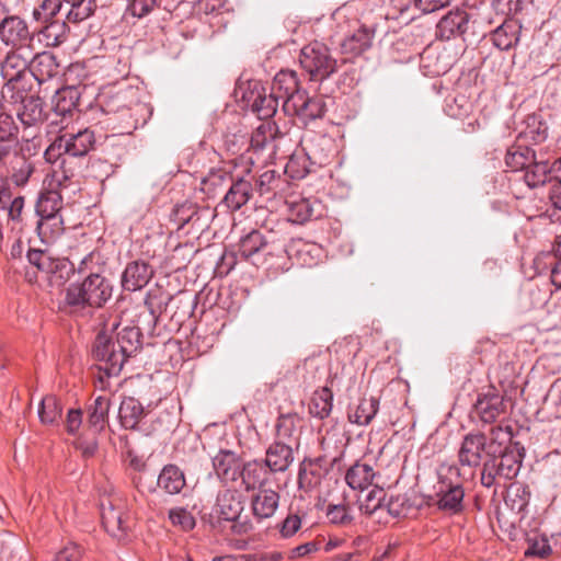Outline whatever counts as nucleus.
Returning a JSON list of instances; mask_svg holds the SVG:
<instances>
[{"instance_id": "5701e85b", "label": "nucleus", "mask_w": 561, "mask_h": 561, "mask_svg": "<svg viewBox=\"0 0 561 561\" xmlns=\"http://www.w3.org/2000/svg\"><path fill=\"white\" fill-rule=\"evenodd\" d=\"M32 55L31 47L10 48L0 65L2 78L30 72Z\"/></svg>"}, {"instance_id": "f3484780", "label": "nucleus", "mask_w": 561, "mask_h": 561, "mask_svg": "<svg viewBox=\"0 0 561 561\" xmlns=\"http://www.w3.org/2000/svg\"><path fill=\"white\" fill-rule=\"evenodd\" d=\"M211 461L214 471L220 481L234 482L240 478L243 460L237 453L220 449Z\"/></svg>"}, {"instance_id": "a18cd8bd", "label": "nucleus", "mask_w": 561, "mask_h": 561, "mask_svg": "<svg viewBox=\"0 0 561 561\" xmlns=\"http://www.w3.org/2000/svg\"><path fill=\"white\" fill-rule=\"evenodd\" d=\"M36 230L43 242H54L65 231L62 216L60 214L39 216Z\"/></svg>"}, {"instance_id": "f03ea898", "label": "nucleus", "mask_w": 561, "mask_h": 561, "mask_svg": "<svg viewBox=\"0 0 561 561\" xmlns=\"http://www.w3.org/2000/svg\"><path fill=\"white\" fill-rule=\"evenodd\" d=\"M101 254L91 252L78 266L80 274H85L81 283H71L65 290V304L70 312H80L85 308H102L113 295V285L102 275Z\"/></svg>"}, {"instance_id": "58836bf2", "label": "nucleus", "mask_w": 561, "mask_h": 561, "mask_svg": "<svg viewBox=\"0 0 561 561\" xmlns=\"http://www.w3.org/2000/svg\"><path fill=\"white\" fill-rule=\"evenodd\" d=\"M141 331L137 327H125L116 334L114 341L125 363L141 347Z\"/></svg>"}, {"instance_id": "39448f33", "label": "nucleus", "mask_w": 561, "mask_h": 561, "mask_svg": "<svg viewBox=\"0 0 561 561\" xmlns=\"http://www.w3.org/2000/svg\"><path fill=\"white\" fill-rule=\"evenodd\" d=\"M136 91L128 87L125 89L111 90L101 95V104L106 113L119 114L124 121L126 130L137 127L138 119L135 114L144 110V105L137 100Z\"/></svg>"}, {"instance_id": "49530a36", "label": "nucleus", "mask_w": 561, "mask_h": 561, "mask_svg": "<svg viewBox=\"0 0 561 561\" xmlns=\"http://www.w3.org/2000/svg\"><path fill=\"white\" fill-rule=\"evenodd\" d=\"M374 477L375 471L370 465L357 461L346 471L345 481L353 490H364L371 484Z\"/></svg>"}, {"instance_id": "412c9836", "label": "nucleus", "mask_w": 561, "mask_h": 561, "mask_svg": "<svg viewBox=\"0 0 561 561\" xmlns=\"http://www.w3.org/2000/svg\"><path fill=\"white\" fill-rule=\"evenodd\" d=\"M295 450L297 448L279 440H273L265 450V466L273 474L286 472L295 461Z\"/></svg>"}, {"instance_id": "20e7f679", "label": "nucleus", "mask_w": 561, "mask_h": 561, "mask_svg": "<svg viewBox=\"0 0 561 561\" xmlns=\"http://www.w3.org/2000/svg\"><path fill=\"white\" fill-rule=\"evenodd\" d=\"M299 62L310 80L317 82L328 79L337 69L336 59L333 58L330 48L318 41L301 49Z\"/></svg>"}, {"instance_id": "f704fd0d", "label": "nucleus", "mask_w": 561, "mask_h": 561, "mask_svg": "<svg viewBox=\"0 0 561 561\" xmlns=\"http://www.w3.org/2000/svg\"><path fill=\"white\" fill-rule=\"evenodd\" d=\"M217 512L222 520H234L243 511L242 495L237 490H224L217 496Z\"/></svg>"}, {"instance_id": "338daca9", "label": "nucleus", "mask_w": 561, "mask_h": 561, "mask_svg": "<svg viewBox=\"0 0 561 561\" xmlns=\"http://www.w3.org/2000/svg\"><path fill=\"white\" fill-rule=\"evenodd\" d=\"M26 256L30 264L41 272L50 273L56 267L54 260L44 250L28 249Z\"/></svg>"}, {"instance_id": "72a5a7b5", "label": "nucleus", "mask_w": 561, "mask_h": 561, "mask_svg": "<svg viewBox=\"0 0 561 561\" xmlns=\"http://www.w3.org/2000/svg\"><path fill=\"white\" fill-rule=\"evenodd\" d=\"M157 485L167 494H180L186 485L185 474L176 465L168 463L161 469Z\"/></svg>"}, {"instance_id": "6e6552de", "label": "nucleus", "mask_w": 561, "mask_h": 561, "mask_svg": "<svg viewBox=\"0 0 561 561\" xmlns=\"http://www.w3.org/2000/svg\"><path fill=\"white\" fill-rule=\"evenodd\" d=\"M93 358L100 363L99 369L107 377L117 376L125 364L124 356L117 350L114 337L106 332H99L92 347Z\"/></svg>"}, {"instance_id": "b1692460", "label": "nucleus", "mask_w": 561, "mask_h": 561, "mask_svg": "<svg viewBox=\"0 0 561 561\" xmlns=\"http://www.w3.org/2000/svg\"><path fill=\"white\" fill-rule=\"evenodd\" d=\"M64 144V151L71 157H84L95 146V135L90 128L77 133L64 131L60 134Z\"/></svg>"}, {"instance_id": "a878e982", "label": "nucleus", "mask_w": 561, "mask_h": 561, "mask_svg": "<svg viewBox=\"0 0 561 561\" xmlns=\"http://www.w3.org/2000/svg\"><path fill=\"white\" fill-rule=\"evenodd\" d=\"M375 37V27L362 25L341 42V53L350 58L367 51Z\"/></svg>"}, {"instance_id": "bb28decb", "label": "nucleus", "mask_w": 561, "mask_h": 561, "mask_svg": "<svg viewBox=\"0 0 561 561\" xmlns=\"http://www.w3.org/2000/svg\"><path fill=\"white\" fill-rule=\"evenodd\" d=\"M153 275L151 266L144 261L128 263L122 274L124 290L135 291L144 288Z\"/></svg>"}, {"instance_id": "dca6fc26", "label": "nucleus", "mask_w": 561, "mask_h": 561, "mask_svg": "<svg viewBox=\"0 0 561 561\" xmlns=\"http://www.w3.org/2000/svg\"><path fill=\"white\" fill-rule=\"evenodd\" d=\"M506 414V403L499 393L480 394L473 405L472 415L484 424L496 422Z\"/></svg>"}, {"instance_id": "09e8293b", "label": "nucleus", "mask_w": 561, "mask_h": 561, "mask_svg": "<svg viewBox=\"0 0 561 561\" xmlns=\"http://www.w3.org/2000/svg\"><path fill=\"white\" fill-rule=\"evenodd\" d=\"M231 176L232 174L224 169H213L203 178L201 191L204 192L208 198L215 197L225 190Z\"/></svg>"}, {"instance_id": "ea45409f", "label": "nucleus", "mask_w": 561, "mask_h": 561, "mask_svg": "<svg viewBox=\"0 0 561 561\" xmlns=\"http://www.w3.org/2000/svg\"><path fill=\"white\" fill-rule=\"evenodd\" d=\"M288 255L295 256L300 265L311 267L319 263L322 248L317 243L298 240L291 244Z\"/></svg>"}, {"instance_id": "c9c22d12", "label": "nucleus", "mask_w": 561, "mask_h": 561, "mask_svg": "<svg viewBox=\"0 0 561 561\" xmlns=\"http://www.w3.org/2000/svg\"><path fill=\"white\" fill-rule=\"evenodd\" d=\"M421 67L425 75L431 77L445 75L451 67L450 56L446 51L426 48L421 54Z\"/></svg>"}, {"instance_id": "f8f14e48", "label": "nucleus", "mask_w": 561, "mask_h": 561, "mask_svg": "<svg viewBox=\"0 0 561 561\" xmlns=\"http://www.w3.org/2000/svg\"><path fill=\"white\" fill-rule=\"evenodd\" d=\"M436 496L438 510L449 515H457L463 512L465 491L459 482L453 483L446 477L439 476Z\"/></svg>"}, {"instance_id": "680f3d73", "label": "nucleus", "mask_w": 561, "mask_h": 561, "mask_svg": "<svg viewBox=\"0 0 561 561\" xmlns=\"http://www.w3.org/2000/svg\"><path fill=\"white\" fill-rule=\"evenodd\" d=\"M327 518L331 524L339 526L351 525L354 517L351 507L347 504H329L327 507Z\"/></svg>"}, {"instance_id": "7c9ffc66", "label": "nucleus", "mask_w": 561, "mask_h": 561, "mask_svg": "<svg viewBox=\"0 0 561 561\" xmlns=\"http://www.w3.org/2000/svg\"><path fill=\"white\" fill-rule=\"evenodd\" d=\"M520 25L513 19L504 21L490 33L493 45L500 50H508L519 42Z\"/></svg>"}, {"instance_id": "774afa93", "label": "nucleus", "mask_w": 561, "mask_h": 561, "mask_svg": "<svg viewBox=\"0 0 561 561\" xmlns=\"http://www.w3.org/2000/svg\"><path fill=\"white\" fill-rule=\"evenodd\" d=\"M542 472L554 484L561 479V454L553 453L546 456L541 463Z\"/></svg>"}, {"instance_id": "a19ab883", "label": "nucleus", "mask_w": 561, "mask_h": 561, "mask_svg": "<svg viewBox=\"0 0 561 561\" xmlns=\"http://www.w3.org/2000/svg\"><path fill=\"white\" fill-rule=\"evenodd\" d=\"M145 414V408L137 399L126 397L121 402L118 417L124 428L135 430Z\"/></svg>"}, {"instance_id": "7ed1b4c3", "label": "nucleus", "mask_w": 561, "mask_h": 561, "mask_svg": "<svg viewBox=\"0 0 561 561\" xmlns=\"http://www.w3.org/2000/svg\"><path fill=\"white\" fill-rule=\"evenodd\" d=\"M39 146L35 139L25 140L20 149L5 161L7 180L16 187H24L36 171Z\"/></svg>"}, {"instance_id": "e2e57ef3", "label": "nucleus", "mask_w": 561, "mask_h": 561, "mask_svg": "<svg viewBox=\"0 0 561 561\" xmlns=\"http://www.w3.org/2000/svg\"><path fill=\"white\" fill-rule=\"evenodd\" d=\"M558 184H556L549 195L551 207L542 213V217L550 220V222H561V178L553 176Z\"/></svg>"}, {"instance_id": "6ab92c4d", "label": "nucleus", "mask_w": 561, "mask_h": 561, "mask_svg": "<svg viewBox=\"0 0 561 561\" xmlns=\"http://www.w3.org/2000/svg\"><path fill=\"white\" fill-rule=\"evenodd\" d=\"M304 420L297 413L280 414L275 425L274 440L299 448Z\"/></svg>"}, {"instance_id": "bf43d9fd", "label": "nucleus", "mask_w": 561, "mask_h": 561, "mask_svg": "<svg viewBox=\"0 0 561 561\" xmlns=\"http://www.w3.org/2000/svg\"><path fill=\"white\" fill-rule=\"evenodd\" d=\"M65 164L66 161L62 160L59 169L54 170L50 176L44 181V184L59 192L64 188H68L72 184L75 172L71 169H66Z\"/></svg>"}, {"instance_id": "3c124183", "label": "nucleus", "mask_w": 561, "mask_h": 561, "mask_svg": "<svg viewBox=\"0 0 561 561\" xmlns=\"http://www.w3.org/2000/svg\"><path fill=\"white\" fill-rule=\"evenodd\" d=\"M524 171V180L531 188L543 185L552 179L548 160H539L537 157Z\"/></svg>"}, {"instance_id": "0e129e2a", "label": "nucleus", "mask_w": 561, "mask_h": 561, "mask_svg": "<svg viewBox=\"0 0 561 561\" xmlns=\"http://www.w3.org/2000/svg\"><path fill=\"white\" fill-rule=\"evenodd\" d=\"M472 110V103L465 95H457L446 103L445 112L448 116L457 119H463L469 116Z\"/></svg>"}, {"instance_id": "37998d69", "label": "nucleus", "mask_w": 561, "mask_h": 561, "mask_svg": "<svg viewBox=\"0 0 561 561\" xmlns=\"http://www.w3.org/2000/svg\"><path fill=\"white\" fill-rule=\"evenodd\" d=\"M62 209L61 192L45 184L36 201L35 210L38 216L57 215Z\"/></svg>"}, {"instance_id": "8fccbe9b", "label": "nucleus", "mask_w": 561, "mask_h": 561, "mask_svg": "<svg viewBox=\"0 0 561 561\" xmlns=\"http://www.w3.org/2000/svg\"><path fill=\"white\" fill-rule=\"evenodd\" d=\"M110 405V398L99 396L89 408L88 424L94 433H100L105 427V424L108 421Z\"/></svg>"}, {"instance_id": "13d9d810", "label": "nucleus", "mask_w": 561, "mask_h": 561, "mask_svg": "<svg viewBox=\"0 0 561 561\" xmlns=\"http://www.w3.org/2000/svg\"><path fill=\"white\" fill-rule=\"evenodd\" d=\"M528 547L525 551L527 557L547 558L552 554L551 539L546 535L535 534L527 538Z\"/></svg>"}, {"instance_id": "c85d7f7f", "label": "nucleus", "mask_w": 561, "mask_h": 561, "mask_svg": "<svg viewBox=\"0 0 561 561\" xmlns=\"http://www.w3.org/2000/svg\"><path fill=\"white\" fill-rule=\"evenodd\" d=\"M59 72L60 65L53 53L42 51L32 55L31 75L39 84L57 77Z\"/></svg>"}, {"instance_id": "9d476101", "label": "nucleus", "mask_w": 561, "mask_h": 561, "mask_svg": "<svg viewBox=\"0 0 561 561\" xmlns=\"http://www.w3.org/2000/svg\"><path fill=\"white\" fill-rule=\"evenodd\" d=\"M126 505L119 496H107L101 501V518L105 530L113 537L122 538L128 529Z\"/></svg>"}, {"instance_id": "473e14b6", "label": "nucleus", "mask_w": 561, "mask_h": 561, "mask_svg": "<svg viewBox=\"0 0 561 561\" xmlns=\"http://www.w3.org/2000/svg\"><path fill=\"white\" fill-rule=\"evenodd\" d=\"M80 93L76 87H65L56 91L53 98V116L61 117V123L68 119V116L79 105Z\"/></svg>"}, {"instance_id": "1a4fd4ad", "label": "nucleus", "mask_w": 561, "mask_h": 561, "mask_svg": "<svg viewBox=\"0 0 561 561\" xmlns=\"http://www.w3.org/2000/svg\"><path fill=\"white\" fill-rule=\"evenodd\" d=\"M274 252H286L284 244L277 245L275 240H270L260 230H252L240 239L236 254L243 260H252L253 264H259L262 263L261 253L272 255Z\"/></svg>"}, {"instance_id": "e433bc0d", "label": "nucleus", "mask_w": 561, "mask_h": 561, "mask_svg": "<svg viewBox=\"0 0 561 561\" xmlns=\"http://www.w3.org/2000/svg\"><path fill=\"white\" fill-rule=\"evenodd\" d=\"M39 23L42 27L37 31V38L46 47L59 46L67 39V21L57 19Z\"/></svg>"}, {"instance_id": "423d86ee", "label": "nucleus", "mask_w": 561, "mask_h": 561, "mask_svg": "<svg viewBox=\"0 0 561 561\" xmlns=\"http://www.w3.org/2000/svg\"><path fill=\"white\" fill-rule=\"evenodd\" d=\"M469 34L477 35V19L465 8L450 9L436 23L435 37L439 41H465Z\"/></svg>"}, {"instance_id": "5fc2aeb1", "label": "nucleus", "mask_w": 561, "mask_h": 561, "mask_svg": "<svg viewBox=\"0 0 561 561\" xmlns=\"http://www.w3.org/2000/svg\"><path fill=\"white\" fill-rule=\"evenodd\" d=\"M24 197H13L11 187L4 185L0 188V209L8 211V217L12 221H21L24 209Z\"/></svg>"}, {"instance_id": "9b49d317", "label": "nucleus", "mask_w": 561, "mask_h": 561, "mask_svg": "<svg viewBox=\"0 0 561 561\" xmlns=\"http://www.w3.org/2000/svg\"><path fill=\"white\" fill-rule=\"evenodd\" d=\"M34 34L19 15H5L0 21V41L10 48L31 47Z\"/></svg>"}, {"instance_id": "393cba45", "label": "nucleus", "mask_w": 561, "mask_h": 561, "mask_svg": "<svg viewBox=\"0 0 561 561\" xmlns=\"http://www.w3.org/2000/svg\"><path fill=\"white\" fill-rule=\"evenodd\" d=\"M248 103L251 111L255 113L260 121L265 122L273 117L277 111L279 100L273 93L266 94V90L254 84L253 90L248 96Z\"/></svg>"}, {"instance_id": "69168bd1", "label": "nucleus", "mask_w": 561, "mask_h": 561, "mask_svg": "<svg viewBox=\"0 0 561 561\" xmlns=\"http://www.w3.org/2000/svg\"><path fill=\"white\" fill-rule=\"evenodd\" d=\"M61 5V0H44L39 7L34 9L33 18L38 23L57 20L56 15L59 13Z\"/></svg>"}, {"instance_id": "f257e3e1", "label": "nucleus", "mask_w": 561, "mask_h": 561, "mask_svg": "<svg viewBox=\"0 0 561 561\" xmlns=\"http://www.w3.org/2000/svg\"><path fill=\"white\" fill-rule=\"evenodd\" d=\"M525 457V448L513 440V428L502 425L491 428V446L480 473L484 488H496L517 477Z\"/></svg>"}, {"instance_id": "2eb2a0df", "label": "nucleus", "mask_w": 561, "mask_h": 561, "mask_svg": "<svg viewBox=\"0 0 561 561\" xmlns=\"http://www.w3.org/2000/svg\"><path fill=\"white\" fill-rule=\"evenodd\" d=\"M209 216V208H201L194 203L185 202L174 207L171 214V220L178 225V229H183L186 225H191L198 230H203L207 227Z\"/></svg>"}, {"instance_id": "4468645a", "label": "nucleus", "mask_w": 561, "mask_h": 561, "mask_svg": "<svg viewBox=\"0 0 561 561\" xmlns=\"http://www.w3.org/2000/svg\"><path fill=\"white\" fill-rule=\"evenodd\" d=\"M305 91L300 90L297 73L293 70L278 71L271 87L273 93L279 101H283V110L286 112L293 104L294 98L302 95Z\"/></svg>"}, {"instance_id": "c756f323", "label": "nucleus", "mask_w": 561, "mask_h": 561, "mask_svg": "<svg viewBox=\"0 0 561 561\" xmlns=\"http://www.w3.org/2000/svg\"><path fill=\"white\" fill-rule=\"evenodd\" d=\"M33 75L25 72L12 78H4L5 83L2 87V98L10 103L16 104L24 99H28V93L33 88Z\"/></svg>"}, {"instance_id": "6e6d98bb", "label": "nucleus", "mask_w": 561, "mask_h": 561, "mask_svg": "<svg viewBox=\"0 0 561 561\" xmlns=\"http://www.w3.org/2000/svg\"><path fill=\"white\" fill-rule=\"evenodd\" d=\"M61 403L56 396L47 394L39 403L38 416L43 424H55L61 417Z\"/></svg>"}, {"instance_id": "052dcab7", "label": "nucleus", "mask_w": 561, "mask_h": 561, "mask_svg": "<svg viewBox=\"0 0 561 561\" xmlns=\"http://www.w3.org/2000/svg\"><path fill=\"white\" fill-rule=\"evenodd\" d=\"M522 134L526 139L531 140L534 144H541L548 137V126L536 116H528L527 127Z\"/></svg>"}, {"instance_id": "cd10ccee", "label": "nucleus", "mask_w": 561, "mask_h": 561, "mask_svg": "<svg viewBox=\"0 0 561 561\" xmlns=\"http://www.w3.org/2000/svg\"><path fill=\"white\" fill-rule=\"evenodd\" d=\"M323 463L324 459L322 457L314 459L305 458L302 460L298 472L299 489L309 492L321 483V480L327 470Z\"/></svg>"}, {"instance_id": "4d7b16f0", "label": "nucleus", "mask_w": 561, "mask_h": 561, "mask_svg": "<svg viewBox=\"0 0 561 561\" xmlns=\"http://www.w3.org/2000/svg\"><path fill=\"white\" fill-rule=\"evenodd\" d=\"M70 10L67 13L66 20L68 23L79 24L89 19L96 9L95 0H79L69 2Z\"/></svg>"}, {"instance_id": "864d4df0", "label": "nucleus", "mask_w": 561, "mask_h": 561, "mask_svg": "<svg viewBox=\"0 0 561 561\" xmlns=\"http://www.w3.org/2000/svg\"><path fill=\"white\" fill-rule=\"evenodd\" d=\"M316 205H318V202L309 198H299L288 202L290 220L296 224H305L318 217L319 214H316Z\"/></svg>"}, {"instance_id": "603ef678", "label": "nucleus", "mask_w": 561, "mask_h": 561, "mask_svg": "<svg viewBox=\"0 0 561 561\" xmlns=\"http://www.w3.org/2000/svg\"><path fill=\"white\" fill-rule=\"evenodd\" d=\"M379 410V399L375 397L362 398L354 412L348 413V420L357 425H368Z\"/></svg>"}, {"instance_id": "de8ad7c7", "label": "nucleus", "mask_w": 561, "mask_h": 561, "mask_svg": "<svg viewBox=\"0 0 561 561\" xmlns=\"http://www.w3.org/2000/svg\"><path fill=\"white\" fill-rule=\"evenodd\" d=\"M333 407V393L329 387L316 390L309 403V413L319 420L328 417Z\"/></svg>"}, {"instance_id": "ddd939ff", "label": "nucleus", "mask_w": 561, "mask_h": 561, "mask_svg": "<svg viewBox=\"0 0 561 561\" xmlns=\"http://www.w3.org/2000/svg\"><path fill=\"white\" fill-rule=\"evenodd\" d=\"M252 180L253 176L251 175L250 168L245 169L244 174H232L229 182L230 186L222 198V204L232 211L244 206L253 194Z\"/></svg>"}, {"instance_id": "0eeeda50", "label": "nucleus", "mask_w": 561, "mask_h": 561, "mask_svg": "<svg viewBox=\"0 0 561 561\" xmlns=\"http://www.w3.org/2000/svg\"><path fill=\"white\" fill-rule=\"evenodd\" d=\"M491 436L488 437L484 433L477 431L467 433L459 444L458 463L470 469L482 467L484 459L489 456Z\"/></svg>"}, {"instance_id": "a211bd4d", "label": "nucleus", "mask_w": 561, "mask_h": 561, "mask_svg": "<svg viewBox=\"0 0 561 561\" xmlns=\"http://www.w3.org/2000/svg\"><path fill=\"white\" fill-rule=\"evenodd\" d=\"M278 127L274 122H261L260 125L251 134L248 147V152L251 153V156L248 157V161L251 164H254L255 161L253 154H255L256 159H259V156L264 150L268 148L273 150V141L278 136Z\"/></svg>"}, {"instance_id": "c03bdc74", "label": "nucleus", "mask_w": 561, "mask_h": 561, "mask_svg": "<svg viewBox=\"0 0 561 561\" xmlns=\"http://www.w3.org/2000/svg\"><path fill=\"white\" fill-rule=\"evenodd\" d=\"M536 158L535 151L522 144L512 145L505 154V164L512 171L525 170L529 163L534 162Z\"/></svg>"}, {"instance_id": "aec40b11", "label": "nucleus", "mask_w": 561, "mask_h": 561, "mask_svg": "<svg viewBox=\"0 0 561 561\" xmlns=\"http://www.w3.org/2000/svg\"><path fill=\"white\" fill-rule=\"evenodd\" d=\"M293 100L294 104L285 113L296 115L304 122L321 118L325 113V102L322 96H308L305 91L302 95L295 96Z\"/></svg>"}, {"instance_id": "2f4dec72", "label": "nucleus", "mask_w": 561, "mask_h": 561, "mask_svg": "<svg viewBox=\"0 0 561 561\" xmlns=\"http://www.w3.org/2000/svg\"><path fill=\"white\" fill-rule=\"evenodd\" d=\"M278 492L272 489H260L256 494L252 496L251 508L252 514L257 520H263L272 517L279 504Z\"/></svg>"}, {"instance_id": "4c0bfd02", "label": "nucleus", "mask_w": 561, "mask_h": 561, "mask_svg": "<svg viewBox=\"0 0 561 561\" xmlns=\"http://www.w3.org/2000/svg\"><path fill=\"white\" fill-rule=\"evenodd\" d=\"M19 103L22 104L18 110V117L26 127L36 126L45 121L44 103L38 96H30Z\"/></svg>"}, {"instance_id": "79ce46f5", "label": "nucleus", "mask_w": 561, "mask_h": 561, "mask_svg": "<svg viewBox=\"0 0 561 561\" xmlns=\"http://www.w3.org/2000/svg\"><path fill=\"white\" fill-rule=\"evenodd\" d=\"M530 489L525 483L515 482L510 485L505 496V504L515 513L524 518L527 514V507L530 501Z\"/></svg>"}, {"instance_id": "4be33fe9", "label": "nucleus", "mask_w": 561, "mask_h": 561, "mask_svg": "<svg viewBox=\"0 0 561 561\" xmlns=\"http://www.w3.org/2000/svg\"><path fill=\"white\" fill-rule=\"evenodd\" d=\"M272 476L264 460L253 459L243 461L240 479L245 491H253L263 489L271 481Z\"/></svg>"}]
</instances>
